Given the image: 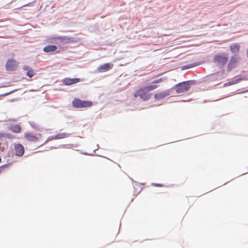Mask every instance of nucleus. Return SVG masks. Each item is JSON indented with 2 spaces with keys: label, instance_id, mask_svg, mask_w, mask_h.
I'll return each instance as SVG.
<instances>
[{
  "label": "nucleus",
  "instance_id": "11",
  "mask_svg": "<svg viewBox=\"0 0 248 248\" xmlns=\"http://www.w3.org/2000/svg\"><path fill=\"white\" fill-rule=\"evenodd\" d=\"M24 137L30 142H36L39 140V138L32 133L27 132L25 133Z\"/></svg>",
  "mask_w": 248,
  "mask_h": 248
},
{
  "label": "nucleus",
  "instance_id": "25",
  "mask_svg": "<svg viewBox=\"0 0 248 248\" xmlns=\"http://www.w3.org/2000/svg\"><path fill=\"white\" fill-rule=\"evenodd\" d=\"M1 158L0 157V163L1 162Z\"/></svg>",
  "mask_w": 248,
  "mask_h": 248
},
{
  "label": "nucleus",
  "instance_id": "20",
  "mask_svg": "<svg viewBox=\"0 0 248 248\" xmlns=\"http://www.w3.org/2000/svg\"><path fill=\"white\" fill-rule=\"evenodd\" d=\"M152 186H156V187H163L164 186L162 184H156V183H153Z\"/></svg>",
  "mask_w": 248,
  "mask_h": 248
},
{
  "label": "nucleus",
  "instance_id": "7",
  "mask_svg": "<svg viewBox=\"0 0 248 248\" xmlns=\"http://www.w3.org/2000/svg\"><path fill=\"white\" fill-rule=\"evenodd\" d=\"M80 81L81 79L79 78H65L62 80V82L64 85L70 86L78 83Z\"/></svg>",
  "mask_w": 248,
  "mask_h": 248
},
{
  "label": "nucleus",
  "instance_id": "19",
  "mask_svg": "<svg viewBox=\"0 0 248 248\" xmlns=\"http://www.w3.org/2000/svg\"><path fill=\"white\" fill-rule=\"evenodd\" d=\"M8 138L12 139L13 138L11 134L8 133H4L3 132H0V139H2L3 138Z\"/></svg>",
  "mask_w": 248,
  "mask_h": 248
},
{
  "label": "nucleus",
  "instance_id": "12",
  "mask_svg": "<svg viewBox=\"0 0 248 248\" xmlns=\"http://www.w3.org/2000/svg\"><path fill=\"white\" fill-rule=\"evenodd\" d=\"M23 69L24 70L27 71L26 75L30 78H32L35 75V73L34 70H33L31 67H30L29 66H24Z\"/></svg>",
  "mask_w": 248,
  "mask_h": 248
},
{
  "label": "nucleus",
  "instance_id": "21",
  "mask_svg": "<svg viewBox=\"0 0 248 248\" xmlns=\"http://www.w3.org/2000/svg\"><path fill=\"white\" fill-rule=\"evenodd\" d=\"M56 140L55 139H54V136L49 137L48 138L46 141H49V140Z\"/></svg>",
  "mask_w": 248,
  "mask_h": 248
},
{
  "label": "nucleus",
  "instance_id": "18",
  "mask_svg": "<svg viewBox=\"0 0 248 248\" xmlns=\"http://www.w3.org/2000/svg\"><path fill=\"white\" fill-rule=\"evenodd\" d=\"M245 79H246V78L245 77H241L240 78H237L235 80H233L229 82V85L230 86L232 85H234V84H237L240 81L245 80Z\"/></svg>",
  "mask_w": 248,
  "mask_h": 248
},
{
  "label": "nucleus",
  "instance_id": "23",
  "mask_svg": "<svg viewBox=\"0 0 248 248\" xmlns=\"http://www.w3.org/2000/svg\"><path fill=\"white\" fill-rule=\"evenodd\" d=\"M246 92H247L246 91H243V92H241L239 93H245Z\"/></svg>",
  "mask_w": 248,
  "mask_h": 248
},
{
  "label": "nucleus",
  "instance_id": "1",
  "mask_svg": "<svg viewBox=\"0 0 248 248\" xmlns=\"http://www.w3.org/2000/svg\"><path fill=\"white\" fill-rule=\"evenodd\" d=\"M228 61V55L224 53L216 54L213 58V62L218 66L222 67Z\"/></svg>",
  "mask_w": 248,
  "mask_h": 248
},
{
  "label": "nucleus",
  "instance_id": "4",
  "mask_svg": "<svg viewBox=\"0 0 248 248\" xmlns=\"http://www.w3.org/2000/svg\"><path fill=\"white\" fill-rule=\"evenodd\" d=\"M152 95L151 93H149L145 89L144 87L138 90L134 93L135 97H140L142 100L145 101L149 99Z\"/></svg>",
  "mask_w": 248,
  "mask_h": 248
},
{
  "label": "nucleus",
  "instance_id": "15",
  "mask_svg": "<svg viewBox=\"0 0 248 248\" xmlns=\"http://www.w3.org/2000/svg\"><path fill=\"white\" fill-rule=\"evenodd\" d=\"M9 129L15 133H19L21 130V127L19 124H15L11 125Z\"/></svg>",
  "mask_w": 248,
  "mask_h": 248
},
{
  "label": "nucleus",
  "instance_id": "8",
  "mask_svg": "<svg viewBox=\"0 0 248 248\" xmlns=\"http://www.w3.org/2000/svg\"><path fill=\"white\" fill-rule=\"evenodd\" d=\"M113 64L110 63H106L101 65L97 68V71L100 73H103L108 71L112 68Z\"/></svg>",
  "mask_w": 248,
  "mask_h": 248
},
{
  "label": "nucleus",
  "instance_id": "3",
  "mask_svg": "<svg viewBox=\"0 0 248 248\" xmlns=\"http://www.w3.org/2000/svg\"><path fill=\"white\" fill-rule=\"evenodd\" d=\"M192 83V81L189 80L177 84L174 86L176 88V92L177 93H182L187 92L189 89Z\"/></svg>",
  "mask_w": 248,
  "mask_h": 248
},
{
  "label": "nucleus",
  "instance_id": "9",
  "mask_svg": "<svg viewBox=\"0 0 248 248\" xmlns=\"http://www.w3.org/2000/svg\"><path fill=\"white\" fill-rule=\"evenodd\" d=\"M163 81V79L162 78H159L158 79H156L155 80H154L152 82V84L150 85H148L145 87H144L145 89H146L147 92L149 93V92H150L151 91H153L154 90H155L158 87V86L155 84L159 83Z\"/></svg>",
  "mask_w": 248,
  "mask_h": 248
},
{
  "label": "nucleus",
  "instance_id": "10",
  "mask_svg": "<svg viewBox=\"0 0 248 248\" xmlns=\"http://www.w3.org/2000/svg\"><path fill=\"white\" fill-rule=\"evenodd\" d=\"M170 91L166 90V91H164L155 93L154 95V98L155 100H159L163 99L166 96L170 95Z\"/></svg>",
  "mask_w": 248,
  "mask_h": 248
},
{
  "label": "nucleus",
  "instance_id": "24",
  "mask_svg": "<svg viewBox=\"0 0 248 248\" xmlns=\"http://www.w3.org/2000/svg\"><path fill=\"white\" fill-rule=\"evenodd\" d=\"M2 168V167H0V173H1V172Z\"/></svg>",
  "mask_w": 248,
  "mask_h": 248
},
{
  "label": "nucleus",
  "instance_id": "5",
  "mask_svg": "<svg viewBox=\"0 0 248 248\" xmlns=\"http://www.w3.org/2000/svg\"><path fill=\"white\" fill-rule=\"evenodd\" d=\"M17 62L13 59L8 60L5 65L6 69L8 71H15L17 67Z\"/></svg>",
  "mask_w": 248,
  "mask_h": 248
},
{
  "label": "nucleus",
  "instance_id": "2",
  "mask_svg": "<svg viewBox=\"0 0 248 248\" xmlns=\"http://www.w3.org/2000/svg\"><path fill=\"white\" fill-rule=\"evenodd\" d=\"M93 104L91 101L81 100L77 98L74 99L72 101L73 107L78 108H89L92 107Z\"/></svg>",
  "mask_w": 248,
  "mask_h": 248
},
{
  "label": "nucleus",
  "instance_id": "14",
  "mask_svg": "<svg viewBox=\"0 0 248 248\" xmlns=\"http://www.w3.org/2000/svg\"><path fill=\"white\" fill-rule=\"evenodd\" d=\"M230 48L232 53H238L240 49V45L238 44H233L230 46Z\"/></svg>",
  "mask_w": 248,
  "mask_h": 248
},
{
  "label": "nucleus",
  "instance_id": "16",
  "mask_svg": "<svg viewBox=\"0 0 248 248\" xmlns=\"http://www.w3.org/2000/svg\"><path fill=\"white\" fill-rule=\"evenodd\" d=\"M70 134L67 133H60L54 136V139L56 140L62 139L69 137Z\"/></svg>",
  "mask_w": 248,
  "mask_h": 248
},
{
  "label": "nucleus",
  "instance_id": "17",
  "mask_svg": "<svg viewBox=\"0 0 248 248\" xmlns=\"http://www.w3.org/2000/svg\"><path fill=\"white\" fill-rule=\"evenodd\" d=\"M237 62V58L235 56L231 57L230 61L228 63V67L229 68H233Z\"/></svg>",
  "mask_w": 248,
  "mask_h": 248
},
{
  "label": "nucleus",
  "instance_id": "22",
  "mask_svg": "<svg viewBox=\"0 0 248 248\" xmlns=\"http://www.w3.org/2000/svg\"><path fill=\"white\" fill-rule=\"evenodd\" d=\"M230 86L229 82L224 84V87H226V86Z\"/></svg>",
  "mask_w": 248,
  "mask_h": 248
},
{
  "label": "nucleus",
  "instance_id": "6",
  "mask_svg": "<svg viewBox=\"0 0 248 248\" xmlns=\"http://www.w3.org/2000/svg\"><path fill=\"white\" fill-rule=\"evenodd\" d=\"M14 150L15 155L19 157L22 156L25 152L24 147L20 143H16L14 144Z\"/></svg>",
  "mask_w": 248,
  "mask_h": 248
},
{
  "label": "nucleus",
  "instance_id": "13",
  "mask_svg": "<svg viewBox=\"0 0 248 248\" xmlns=\"http://www.w3.org/2000/svg\"><path fill=\"white\" fill-rule=\"evenodd\" d=\"M57 49V47L55 45H48L45 46L43 50L46 53L52 52L55 51Z\"/></svg>",
  "mask_w": 248,
  "mask_h": 248
}]
</instances>
